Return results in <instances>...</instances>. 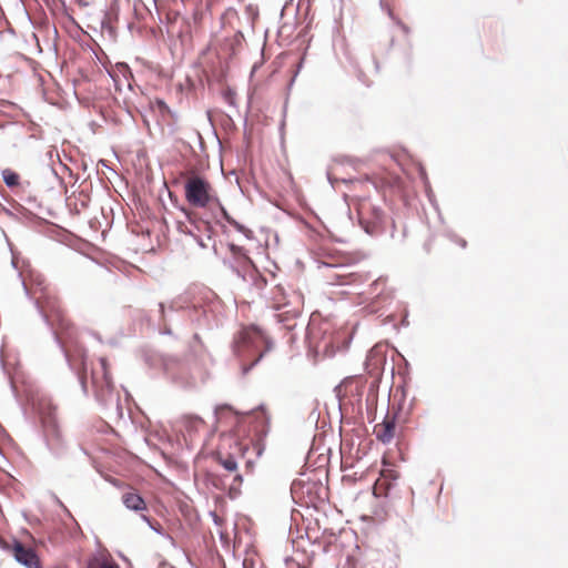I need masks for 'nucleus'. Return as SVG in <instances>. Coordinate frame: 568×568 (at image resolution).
Instances as JSON below:
<instances>
[{"label": "nucleus", "mask_w": 568, "mask_h": 568, "mask_svg": "<svg viewBox=\"0 0 568 568\" xmlns=\"http://www.w3.org/2000/svg\"><path fill=\"white\" fill-rule=\"evenodd\" d=\"M334 161L337 163H341V164L353 163V159L347 155H338V156L334 158Z\"/></svg>", "instance_id": "43"}, {"label": "nucleus", "mask_w": 568, "mask_h": 568, "mask_svg": "<svg viewBox=\"0 0 568 568\" xmlns=\"http://www.w3.org/2000/svg\"><path fill=\"white\" fill-rule=\"evenodd\" d=\"M93 54H94L95 59L102 64V67L106 68L105 62L102 60V58L95 51H93Z\"/></svg>", "instance_id": "57"}, {"label": "nucleus", "mask_w": 568, "mask_h": 568, "mask_svg": "<svg viewBox=\"0 0 568 568\" xmlns=\"http://www.w3.org/2000/svg\"><path fill=\"white\" fill-rule=\"evenodd\" d=\"M257 409L266 410V406H265V404L261 403V404L257 406Z\"/></svg>", "instance_id": "64"}, {"label": "nucleus", "mask_w": 568, "mask_h": 568, "mask_svg": "<svg viewBox=\"0 0 568 568\" xmlns=\"http://www.w3.org/2000/svg\"><path fill=\"white\" fill-rule=\"evenodd\" d=\"M397 416L398 412L393 417H388V413H386L382 429L376 434V439L382 444H389L396 437Z\"/></svg>", "instance_id": "14"}, {"label": "nucleus", "mask_w": 568, "mask_h": 568, "mask_svg": "<svg viewBox=\"0 0 568 568\" xmlns=\"http://www.w3.org/2000/svg\"><path fill=\"white\" fill-rule=\"evenodd\" d=\"M327 180L331 183V185L334 186V180H333L332 175L329 174V172H327Z\"/></svg>", "instance_id": "60"}, {"label": "nucleus", "mask_w": 568, "mask_h": 568, "mask_svg": "<svg viewBox=\"0 0 568 568\" xmlns=\"http://www.w3.org/2000/svg\"><path fill=\"white\" fill-rule=\"evenodd\" d=\"M140 518L149 526V528L154 531L156 535L168 539V540H171L173 541V537L164 529V527L159 523L156 521L155 519H153L151 516L149 515H145V514H140Z\"/></svg>", "instance_id": "20"}, {"label": "nucleus", "mask_w": 568, "mask_h": 568, "mask_svg": "<svg viewBox=\"0 0 568 568\" xmlns=\"http://www.w3.org/2000/svg\"><path fill=\"white\" fill-rule=\"evenodd\" d=\"M108 394H109V400H112L113 399V384H112V381H111V377L109 376V390H108Z\"/></svg>", "instance_id": "50"}, {"label": "nucleus", "mask_w": 568, "mask_h": 568, "mask_svg": "<svg viewBox=\"0 0 568 568\" xmlns=\"http://www.w3.org/2000/svg\"><path fill=\"white\" fill-rule=\"evenodd\" d=\"M91 260L95 262L98 265L104 266V258L102 252H98L97 255H91Z\"/></svg>", "instance_id": "42"}, {"label": "nucleus", "mask_w": 568, "mask_h": 568, "mask_svg": "<svg viewBox=\"0 0 568 568\" xmlns=\"http://www.w3.org/2000/svg\"><path fill=\"white\" fill-rule=\"evenodd\" d=\"M246 12L252 21L258 17V9L256 6L248 4L246 7Z\"/></svg>", "instance_id": "40"}, {"label": "nucleus", "mask_w": 568, "mask_h": 568, "mask_svg": "<svg viewBox=\"0 0 568 568\" xmlns=\"http://www.w3.org/2000/svg\"><path fill=\"white\" fill-rule=\"evenodd\" d=\"M14 559L27 568H39L40 561L37 552L30 548L24 547L20 541H14L13 546Z\"/></svg>", "instance_id": "12"}, {"label": "nucleus", "mask_w": 568, "mask_h": 568, "mask_svg": "<svg viewBox=\"0 0 568 568\" xmlns=\"http://www.w3.org/2000/svg\"><path fill=\"white\" fill-rule=\"evenodd\" d=\"M88 568H106V558H94L89 561Z\"/></svg>", "instance_id": "34"}, {"label": "nucleus", "mask_w": 568, "mask_h": 568, "mask_svg": "<svg viewBox=\"0 0 568 568\" xmlns=\"http://www.w3.org/2000/svg\"><path fill=\"white\" fill-rule=\"evenodd\" d=\"M444 236L447 237L450 242L457 244L458 246H460L462 248H466L467 247V241L459 236L458 234H456L452 229H446L444 230Z\"/></svg>", "instance_id": "29"}, {"label": "nucleus", "mask_w": 568, "mask_h": 568, "mask_svg": "<svg viewBox=\"0 0 568 568\" xmlns=\"http://www.w3.org/2000/svg\"><path fill=\"white\" fill-rule=\"evenodd\" d=\"M121 501L131 511L142 514L148 510L145 498L132 487H128V490L122 494Z\"/></svg>", "instance_id": "13"}, {"label": "nucleus", "mask_w": 568, "mask_h": 568, "mask_svg": "<svg viewBox=\"0 0 568 568\" xmlns=\"http://www.w3.org/2000/svg\"><path fill=\"white\" fill-rule=\"evenodd\" d=\"M204 420L201 416L195 414H189L183 416V424L185 430L191 436L197 432L199 425L203 424Z\"/></svg>", "instance_id": "22"}, {"label": "nucleus", "mask_w": 568, "mask_h": 568, "mask_svg": "<svg viewBox=\"0 0 568 568\" xmlns=\"http://www.w3.org/2000/svg\"><path fill=\"white\" fill-rule=\"evenodd\" d=\"M219 225L221 226L223 234L229 235V230H227V227H226L222 222H221V224H219Z\"/></svg>", "instance_id": "59"}, {"label": "nucleus", "mask_w": 568, "mask_h": 568, "mask_svg": "<svg viewBox=\"0 0 568 568\" xmlns=\"http://www.w3.org/2000/svg\"><path fill=\"white\" fill-rule=\"evenodd\" d=\"M306 342L308 343L310 352H315L316 354L324 353L326 356L335 354L332 338L327 336V331L322 327L307 329Z\"/></svg>", "instance_id": "10"}, {"label": "nucleus", "mask_w": 568, "mask_h": 568, "mask_svg": "<svg viewBox=\"0 0 568 568\" xmlns=\"http://www.w3.org/2000/svg\"><path fill=\"white\" fill-rule=\"evenodd\" d=\"M239 278L243 282H250L251 266H239L234 264L233 267H229Z\"/></svg>", "instance_id": "28"}, {"label": "nucleus", "mask_w": 568, "mask_h": 568, "mask_svg": "<svg viewBox=\"0 0 568 568\" xmlns=\"http://www.w3.org/2000/svg\"><path fill=\"white\" fill-rule=\"evenodd\" d=\"M387 221V213L377 205L367 203L357 210V223L369 236L383 235L386 231Z\"/></svg>", "instance_id": "6"}, {"label": "nucleus", "mask_w": 568, "mask_h": 568, "mask_svg": "<svg viewBox=\"0 0 568 568\" xmlns=\"http://www.w3.org/2000/svg\"><path fill=\"white\" fill-rule=\"evenodd\" d=\"M122 7L130 8V0H110L109 1V39H115L116 31L113 22L118 20Z\"/></svg>", "instance_id": "15"}, {"label": "nucleus", "mask_w": 568, "mask_h": 568, "mask_svg": "<svg viewBox=\"0 0 568 568\" xmlns=\"http://www.w3.org/2000/svg\"><path fill=\"white\" fill-rule=\"evenodd\" d=\"M139 355L149 368L161 369L174 385L182 388L192 386L178 357L164 355L150 346L141 347Z\"/></svg>", "instance_id": "4"}, {"label": "nucleus", "mask_w": 568, "mask_h": 568, "mask_svg": "<svg viewBox=\"0 0 568 568\" xmlns=\"http://www.w3.org/2000/svg\"><path fill=\"white\" fill-rule=\"evenodd\" d=\"M80 382H81L83 390L85 392L87 390V385H85V382H84L83 377H80Z\"/></svg>", "instance_id": "61"}, {"label": "nucleus", "mask_w": 568, "mask_h": 568, "mask_svg": "<svg viewBox=\"0 0 568 568\" xmlns=\"http://www.w3.org/2000/svg\"><path fill=\"white\" fill-rule=\"evenodd\" d=\"M186 202L196 209H204L212 201H217V194L211 182L203 175L190 178L183 185Z\"/></svg>", "instance_id": "5"}, {"label": "nucleus", "mask_w": 568, "mask_h": 568, "mask_svg": "<svg viewBox=\"0 0 568 568\" xmlns=\"http://www.w3.org/2000/svg\"><path fill=\"white\" fill-rule=\"evenodd\" d=\"M205 353L204 344L197 333H194L192 339L189 343V354L194 359L202 358Z\"/></svg>", "instance_id": "21"}, {"label": "nucleus", "mask_w": 568, "mask_h": 568, "mask_svg": "<svg viewBox=\"0 0 568 568\" xmlns=\"http://www.w3.org/2000/svg\"><path fill=\"white\" fill-rule=\"evenodd\" d=\"M377 388H378V385L376 382L371 383V385L368 387V394L366 397V413H367V417H368V423H373L376 418Z\"/></svg>", "instance_id": "16"}, {"label": "nucleus", "mask_w": 568, "mask_h": 568, "mask_svg": "<svg viewBox=\"0 0 568 568\" xmlns=\"http://www.w3.org/2000/svg\"><path fill=\"white\" fill-rule=\"evenodd\" d=\"M243 484V476L236 473L232 479V483L229 485L226 489V496L234 500L241 495V486Z\"/></svg>", "instance_id": "24"}, {"label": "nucleus", "mask_w": 568, "mask_h": 568, "mask_svg": "<svg viewBox=\"0 0 568 568\" xmlns=\"http://www.w3.org/2000/svg\"><path fill=\"white\" fill-rule=\"evenodd\" d=\"M306 54H307V47L304 49V52L300 55L297 62L295 63V65L292 69V77L286 85L287 93L292 90L297 75L300 74V72L302 71V69L304 67ZM287 101H288V95L286 97L284 106H283V115L284 116L286 114Z\"/></svg>", "instance_id": "18"}, {"label": "nucleus", "mask_w": 568, "mask_h": 568, "mask_svg": "<svg viewBox=\"0 0 568 568\" xmlns=\"http://www.w3.org/2000/svg\"><path fill=\"white\" fill-rule=\"evenodd\" d=\"M108 77L113 81L115 90L121 91L122 89H121L120 78L116 74H114L113 72H111L110 70H109Z\"/></svg>", "instance_id": "41"}, {"label": "nucleus", "mask_w": 568, "mask_h": 568, "mask_svg": "<svg viewBox=\"0 0 568 568\" xmlns=\"http://www.w3.org/2000/svg\"><path fill=\"white\" fill-rule=\"evenodd\" d=\"M408 324H409V322H408V320H407V315H406V316H405V318H404V320H403V322H402V325H403V326H408Z\"/></svg>", "instance_id": "62"}, {"label": "nucleus", "mask_w": 568, "mask_h": 568, "mask_svg": "<svg viewBox=\"0 0 568 568\" xmlns=\"http://www.w3.org/2000/svg\"><path fill=\"white\" fill-rule=\"evenodd\" d=\"M353 376L345 377L338 385L334 387V394L338 403V409L342 412V386L346 388V396L348 397V403L352 406L353 413H356L361 417L363 416V395L366 385V381H362L361 383H353Z\"/></svg>", "instance_id": "8"}, {"label": "nucleus", "mask_w": 568, "mask_h": 568, "mask_svg": "<svg viewBox=\"0 0 568 568\" xmlns=\"http://www.w3.org/2000/svg\"><path fill=\"white\" fill-rule=\"evenodd\" d=\"M101 364V376L98 377L95 373H92V385L94 387V395L99 403H103V381L106 378V359L100 357Z\"/></svg>", "instance_id": "17"}, {"label": "nucleus", "mask_w": 568, "mask_h": 568, "mask_svg": "<svg viewBox=\"0 0 568 568\" xmlns=\"http://www.w3.org/2000/svg\"><path fill=\"white\" fill-rule=\"evenodd\" d=\"M293 485H303V487L306 486V494L307 495L312 494V488L313 487H317L318 489L322 488V484L321 483H318V485L316 483H307V484H305V483H303L302 480H298V479H295L293 481Z\"/></svg>", "instance_id": "37"}, {"label": "nucleus", "mask_w": 568, "mask_h": 568, "mask_svg": "<svg viewBox=\"0 0 568 568\" xmlns=\"http://www.w3.org/2000/svg\"><path fill=\"white\" fill-rule=\"evenodd\" d=\"M214 207L212 209V215L216 221V224H221V222H226L229 225L232 223V220H235L226 210V207L221 202L217 196V201H212Z\"/></svg>", "instance_id": "19"}, {"label": "nucleus", "mask_w": 568, "mask_h": 568, "mask_svg": "<svg viewBox=\"0 0 568 568\" xmlns=\"http://www.w3.org/2000/svg\"><path fill=\"white\" fill-rule=\"evenodd\" d=\"M114 260H116V257L109 253V261H108L109 268H110L111 266H115V264H114V262H113Z\"/></svg>", "instance_id": "56"}, {"label": "nucleus", "mask_w": 568, "mask_h": 568, "mask_svg": "<svg viewBox=\"0 0 568 568\" xmlns=\"http://www.w3.org/2000/svg\"><path fill=\"white\" fill-rule=\"evenodd\" d=\"M397 446H398V449H399L400 459H402V462H405V460H406V458L404 457V453H403V449H402V439H400V435H397Z\"/></svg>", "instance_id": "49"}, {"label": "nucleus", "mask_w": 568, "mask_h": 568, "mask_svg": "<svg viewBox=\"0 0 568 568\" xmlns=\"http://www.w3.org/2000/svg\"><path fill=\"white\" fill-rule=\"evenodd\" d=\"M425 193H426V196L429 201V203L437 210L439 211V207H438V204H437V201H436V197H435V194L432 190V185L429 184V189H425Z\"/></svg>", "instance_id": "38"}, {"label": "nucleus", "mask_w": 568, "mask_h": 568, "mask_svg": "<svg viewBox=\"0 0 568 568\" xmlns=\"http://www.w3.org/2000/svg\"><path fill=\"white\" fill-rule=\"evenodd\" d=\"M418 176L424 185V189H429L430 182L426 169L423 165L418 168Z\"/></svg>", "instance_id": "35"}, {"label": "nucleus", "mask_w": 568, "mask_h": 568, "mask_svg": "<svg viewBox=\"0 0 568 568\" xmlns=\"http://www.w3.org/2000/svg\"><path fill=\"white\" fill-rule=\"evenodd\" d=\"M234 410L235 409L231 404H227V403L217 404L214 406L213 415H214L215 419L217 420L221 415L226 414V413H234Z\"/></svg>", "instance_id": "32"}, {"label": "nucleus", "mask_w": 568, "mask_h": 568, "mask_svg": "<svg viewBox=\"0 0 568 568\" xmlns=\"http://www.w3.org/2000/svg\"><path fill=\"white\" fill-rule=\"evenodd\" d=\"M2 179L6 185L9 187H13L19 183V175L10 169L2 171Z\"/></svg>", "instance_id": "30"}, {"label": "nucleus", "mask_w": 568, "mask_h": 568, "mask_svg": "<svg viewBox=\"0 0 568 568\" xmlns=\"http://www.w3.org/2000/svg\"><path fill=\"white\" fill-rule=\"evenodd\" d=\"M118 554H119V557H120L124 562H126L130 567H132L131 560H130L125 555H123L121 551H119Z\"/></svg>", "instance_id": "54"}, {"label": "nucleus", "mask_w": 568, "mask_h": 568, "mask_svg": "<svg viewBox=\"0 0 568 568\" xmlns=\"http://www.w3.org/2000/svg\"><path fill=\"white\" fill-rule=\"evenodd\" d=\"M219 464L229 473H234L239 468L237 459L233 454H227L225 457H219Z\"/></svg>", "instance_id": "25"}, {"label": "nucleus", "mask_w": 568, "mask_h": 568, "mask_svg": "<svg viewBox=\"0 0 568 568\" xmlns=\"http://www.w3.org/2000/svg\"><path fill=\"white\" fill-rule=\"evenodd\" d=\"M250 285L257 290H264L267 285V278L261 273L257 265L251 268Z\"/></svg>", "instance_id": "23"}, {"label": "nucleus", "mask_w": 568, "mask_h": 568, "mask_svg": "<svg viewBox=\"0 0 568 568\" xmlns=\"http://www.w3.org/2000/svg\"><path fill=\"white\" fill-rule=\"evenodd\" d=\"M273 339L257 324L240 328L233 336L231 347L239 361L242 376H246L273 348Z\"/></svg>", "instance_id": "3"}, {"label": "nucleus", "mask_w": 568, "mask_h": 568, "mask_svg": "<svg viewBox=\"0 0 568 568\" xmlns=\"http://www.w3.org/2000/svg\"><path fill=\"white\" fill-rule=\"evenodd\" d=\"M39 413L42 416L43 423H51V415H52L51 408L49 409L48 415H45V413L42 410V408H39Z\"/></svg>", "instance_id": "46"}, {"label": "nucleus", "mask_w": 568, "mask_h": 568, "mask_svg": "<svg viewBox=\"0 0 568 568\" xmlns=\"http://www.w3.org/2000/svg\"><path fill=\"white\" fill-rule=\"evenodd\" d=\"M44 321L50 325H57L53 331L54 338L61 347L64 357L71 368L74 366L77 357L81 359L84 371H87V352L84 347H93L94 344H102L100 335L93 332H82L79 336L71 327L60 304L54 301H47L45 306L41 308Z\"/></svg>", "instance_id": "1"}, {"label": "nucleus", "mask_w": 568, "mask_h": 568, "mask_svg": "<svg viewBox=\"0 0 568 568\" xmlns=\"http://www.w3.org/2000/svg\"><path fill=\"white\" fill-rule=\"evenodd\" d=\"M158 568H174L165 559H161L158 564Z\"/></svg>", "instance_id": "52"}, {"label": "nucleus", "mask_w": 568, "mask_h": 568, "mask_svg": "<svg viewBox=\"0 0 568 568\" xmlns=\"http://www.w3.org/2000/svg\"><path fill=\"white\" fill-rule=\"evenodd\" d=\"M99 163H100L102 166L106 168V160H105V159H101V160L99 161Z\"/></svg>", "instance_id": "63"}, {"label": "nucleus", "mask_w": 568, "mask_h": 568, "mask_svg": "<svg viewBox=\"0 0 568 568\" xmlns=\"http://www.w3.org/2000/svg\"><path fill=\"white\" fill-rule=\"evenodd\" d=\"M108 430L109 435H118V432L111 425H109Z\"/></svg>", "instance_id": "58"}, {"label": "nucleus", "mask_w": 568, "mask_h": 568, "mask_svg": "<svg viewBox=\"0 0 568 568\" xmlns=\"http://www.w3.org/2000/svg\"><path fill=\"white\" fill-rule=\"evenodd\" d=\"M430 245H432V239H428L425 243H424V250L428 253L430 251Z\"/></svg>", "instance_id": "55"}, {"label": "nucleus", "mask_w": 568, "mask_h": 568, "mask_svg": "<svg viewBox=\"0 0 568 568\" xmlns=\"http://www.w3.org/2000/svg\"><path fill=\"white\" fill-rule=\"evenodd\" d=\"M396 23L400 27L404 33L408 34L410 32L409 27L405 24L403 21L397 20Z\"/></svg>", "instance_id": "48"}, {"label": "nucleus", "mask_w": 568, "mask_h": 568, "mask_svg": "<svg viewBox=\"0 0 568 568\" xmlns=\"http://www.w3.org/2000/svg\"><path fill=\"white\" fill-rule=\"evenodd\" d=\"M398 388L402 389V402H404L405 398H406V394H407L406 382H404L403 384L398 385Z\"/></svg>", "instance_id": "51"}, {"label": "nucleus", "mask_w": 568, "mask_h": 568, "mask_svg": "<svg viewBox=\"0 0 568 568\" xmlns=\"http://www.w3.org/2000/svg\"><path fill=\"white\" fill-rule=\"evenodd\" d=\"M373 496L375 498H385L388 496V491H382V490H377L376 488H373Z\"/></svg>", "instance_id": "47"}, {"label": "nucleus", "mask_w": 568, "mask_h": 568, "mask_svg": "<svg viewBox=\"0 0 568 568\" xmlns=\"http://www.w3.org/2000/svg\"><path fill=\"white\" fill-rule=\"evenodd\" d=\"M222 97L227 105H230V106L236 105V94H235L234 90H232L231 88L223 90Z\"/></svg>", "instance_id": "33"}, {"label": "nucleus", "mask_w": 568, "mask_h": 568, "mask_svg": "<svg viewBox=\"0 0 568 568\" xmlns=\"http://www.w3.org/2000/svg\"><path fill=\"white\" fill-rule=\"evenodd\" d=\"M230 225L233 226L239 233L243 234L246 240H255L254 232L243 223L239 222L237 220H232V223Z\"/></svg>", "instance_id": "27"}, {"label": "nucleus", "mask_w": 568, "mask_h": 568, "mask_svg": "<svg viewBox=\"0 0 568 568\" xmlns=\"http://www.w3.org/2000/svg\"><path fill=\"white\" fill-rule=\"evenodd\" d=\"M158 305L160 321L163 324V328L160 331L161 335H172L170 324L179 311H184L189 320L200 328L213 329L221 324L222 301L207 288L201 291L185 305L172 302L168 311L163 302Z\"/></svg>", "instance_id": "2"}, {"label": "nucleus", "mask_w": 568, "mask_h": 568, "mask_svg": "<svg viewBox=\"0 0 568 568\" xmlns=\"http://www.w3.org/2000/svg\"><path fill=\"white\" fill-rule=\"evenodd\" d=\"M226 247L230 251V256L224 257L222 261L225 266L233 267L236 264L239 266H251V268L255 267L256 263L244 246L237 245L234 242H227Z\"/></svg>", "instance_id": "11"}, {"label": "nucleus", "mask_w": 568, "mask_h": 568, "mask_svg": "<svg viewBox=\"0 0 568 568\" xmlns=\"http://www.w3.org/2000/svg\"><path fill=\"white\" fill-rule=\"evenodd\" d=\"M109 485H112L114 486L115 488H118L119 490L123 489L124 487H126V484L121 480V479H118V478H114L112 476H109Z\"/></svg>", "instance_id": "39"}, {"label": "nucleus", "mask_w": 568, "mask_h": 568, "mask_svg": "<svg viewBox=\"0 0 568 568\" xmlns=\"http://www.w3.org/2000/svg\"><path fill=\"white\" fill-rule=\"evenodd\" d=\"M154 105L156 106L159 113L162 116L169 115L174 120V122L178 121V113L173 111L163 99L156 98L154 101Z\"/></svg>", "instance_id": "26"}, {"label": "nucleus", "mask_w": 568, "mask_h": 568, "mask_svg": "<svg viewBox=\"0 0 568 568\" xmlns=\"http://www.w3.org/2000/svg\"><path fill=\"white\" fill-rule=\"evenodd\" d=\"M349 281L346 284H362L368 280L369 273L352 272L347 274Z\"/></svg>", "instance_id": "31"}, {"label": "nucleus", "mask_w": 568, "mask_h": 568, "mask_svg": "<svg viewBox=\"0 0 568 568\" xmlns=\"http://www.w3.org/2000/svg\"><path fill=\"white\" fill-rule=\"evenodd\" d=\"M274 316L276 317V322L278 324H282L284 326V328H286L287 331H291L294 328L295 324L291 325L288 323V318L285 316V314H275Z\"/></svg>", "instance_id": "36"}, {"label": "nucleus", "mask_w": 568, "mask_h": 568, "mask_svg": "<svg viewBox=\"0 0 568 568\" xmlns=\"http://www.w3.org/2000/svg\"><path fill=\"white\" fill-rule=\"evenodd\" d=\"M179 209L184 213L190 225L185 224L184 222H178V231L184 235L191 236L201 248H206L207 245L204 242L201 232L204 231L206 233V239L211 240L214 233L211 223L195 216L185 206H179Z\"/></svg>", "instance_id": "7"}, {"label": "nucleus", "mask_w": 568, "mask_h": 568, "mask_svg": "<svg viewBox=\"0 0 568 568\" xmlns=\"http://www.w3.org/2000/svg\"><path fill=\"white\" fill-rule=\"evenodd\" d=\"M254 466H255V463L253 459L245 460V465H244L245 473H247V474L253 473Z\"/></svg>", "instance_id": "44"}, {"label": "nucleus", "mask_w": 568, "mask_h": 568, "mask_svg": "<svg viewBox=\"0 0 568 568\" xmlns=\"http://www.w3.org/2000/svg\"><path fill=\"white\" fill-rule=\"evenodd\" d=\"M385 277L379 276L369 285V294H374L376 292V294L371 297L369 302L363 307V311L369 315L377 314L393 301V295L390 293H387L384 290L377 292L379 285L385 284Z\"/></svg>", "instance_id": "9"}, {"label": "nucleus", "mask_w": 568, "mask_h": 568, "mask_svg": "<svg viewBox=\"0 0 568 568\" xmlns=\"http://www.w3.org/2000/svg\"><path fill=\"white\" fill-rule=\"evenodd\" d=\"M109 568H121V567L114 559L109 557Z\"/></svg>", "instance_id": "53"}, {"label": "nucleus", "mask_w": 568, "mask_h": 568, "mask_svg": "<svg viewBox=\"0 0 568 568\" xmlns=\"http://www.w3.org/2000/svg\"><path fill=\"white\" fill-rule=\"evenodd\" d=\"M115 403H116V413H118V416H119L120 418H122V417H123V407H122V406H121V404H120V395H119V394H116V395H115Z\"/></svg>", "instance_id": "45"}]
</instances>
